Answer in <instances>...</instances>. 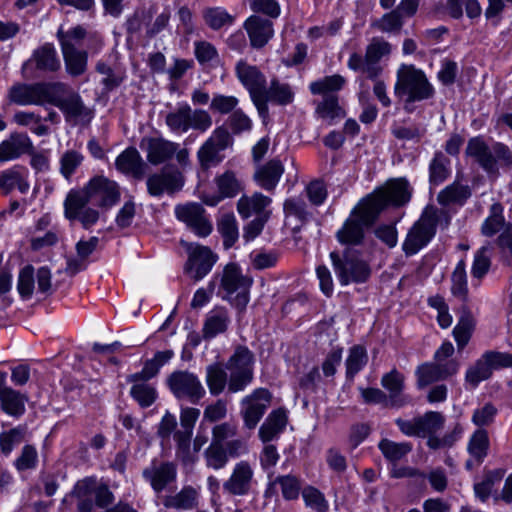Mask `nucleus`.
Here are the masks:
<instances>
[{"mask_svg": "<svg viewBox=\"0 0 512 512\" xmlns=\"http://www.w3.org/2000/svg\"><path fill=\"white\" fill-rule=\"evenodd\" d=\"M218 188L217 195H203L201 197L203 203L208 206H216L225 198L235 197L241 190V184L232 171H226L215 178Z\"/></svg>", "mask_w": 512, "mask_h": 512, "instance_id": "obj_28", "label": "nucleus"}, {"mask_svg": "<svg viewBox=\"0 0 512 512\" xmlns=\"http://www.w3.org/2000/svg\"><path fill=\"white\" fill-rule=\"evenodd\" d=\"M459 363L449 360L445 363H425L416 370L417 386L422 389L432 383L445 380L458 372Z\"/></svg>", "mask_w": 512, "mask_h": 512, "instance_id": "obj_23", "label": "nucleus"}, {"mask_svg": "<svg viewBox=\"0 0 512 512\" xmlns=\"http://www.w3.org/2000/svg\"><path fill=\"white\" fill-rule=\"evenodd\" d=\"M284 173V166L278 159H272L259 165L254 173L255 181L265 190L271 191L278 184Z\"/></svg>", "mask_w": 512, "mask_h": 512, "instance_id": "obj_34", "label": "nucleus"}, {"mask_svg": "<svg viewBox=\"0 0 512 512\" xmlns=\"http://www.w3.org/2000/svg\"><path fill=\"white\" fill-rule=\"evenodd\" d=\"M165 123L173 132L185 133L192 129L204 133L212 127L213 121L208 111L182 104L166 115Z\"/></svg>", "mask_w": 512, "mask_h": 512, "instance_id": "obj_6", "label": "nucleus"}, {"mask_svg": "<svg viewBox=\"0 0 512 512\" xmlns=\"http://www.w3.org/2000/svg\"><path fill=\"white\" fill-rule=\"evenodd\" d=\"M244 28L249 36L253 48H262L273 37V23L258 15L250 16L244 23Z\"/></svg>", "mask_w": 512, "mask_h": 512, "instance_id": "obj_26", "label": "nucleus"}, {"mask_svg": "<svg viewBox=\"0 0 512 512\" xmlns=\"http://www.w3.org/2000/svg\"><path fill=\"white\" fill-rule=\"evenodd\" d=\"M34 287V268L31 265H26L20 270L17 290L23 299H29L33 294Z\"/></svg>", "mask_w": 512, "mask_h": 512, "instance_id": "obj_64", "label": "nucleus"}, {"mask_svg": "<svg viewBox=\"0 0 512 512\" xmlns=\"http://www.w3.org/2000/svg\"><path fill=\"white\" fill-rule=\"evenodd\" d=\"M55 86L57 88L53 91L50 104L62 111L65 120L74 123L90 122L93 118V110L84 104L81 96L74 91L66 93V85L63 83L56 82Z\"/></svg>", "mask_w": 512, "mask_h": 512, "instance_id": "obj_8", "label": "nucleus"}, {"mask_svg": "<svg viewBox=\"0 0 512 512\" xmlns=\"http://www.w3.org/2000/svg\"><path fill=\"white\" fill-rule=\"evenodd\" d=\"M438 223V211L434 207H427L420 219L409 230L403 243L406 255H414L433 238Z\"/></svg>", "mask_w": 512, "mask_h": 512, "instance_id": "obj_9", "label": "nucleus"}, {"mask_svg": "<svg viewBox=\"0 0 512 512\" xmlns=\"http://www.w3.org/2000/svg\"><path fill=\"white\" fill-rule=\"evenodd\" d=\"M96 71L104 75L102 84L106 91H112L120 86L125 77L123 72L114 70L102 61L96 64Z\"/></svg>", "mask_w": 512, "mask_h": 512, "instance_id": "obj_59", "label": "nucleus"}, {"mask_svg": "<svg viewBox=\"0 0 512 512\" xmlns=\"http://www.w3.org/2000/svg\"><path fill=\"white\" fill-rule=\"evenodd\" d=\"M272 402V394L266 388H257L241 400V416L244 426L254 429Z\"/></svg>", "mask_w": 512, "mask_h": 512, "instance_id": "obj_15", "label": "nucleus"}, {"mask_svg": "<svg viewBox=\"0 0 512 512\" xmlns=\"http://www.w3.org/2000/svg\"><path fill=\"white\" fill-rule=\"evenodd\" d=\"M283 209L286 217H294L301 223H305L311 217L305 201L299 198L287 199L284 202Z\"/></svg>", "mask_w": 512, "mask_h": 512, "instance_id": "obj_62", "label": "nucleus"}, {"mask_svg": "<svg viewBox=\"0 0 512 512\" xmlns=\"http://www.w3.org/2000/svg\"><path fill=\"white\" fill-rule=\"evenodd\" d=\"M450 159L442 152L436 151L429 163V183L431 186L442 184L451 173Z\"/></svg>", "mask_w": 512, "mask_h": 512, "instance_id": "obj_41", "label": "nucleus"}, {"mask_svg": "<svg viewBox=\"0 0 512 512\" xmlns=\"http://www.w3.org/2000/svg\"><path fill=\"white\" fill-rule=\"evenodd\" d=\"M33 144L25 133L14 132L0 143V162H7L28 154L32 151Z\"/></svg>", "mask_w": 512, "mask_h": 512, "instance_id": "obj_27", "label": "nucleus"}, {"mask_svg": "<svg viewBox=\"0 0 512 512\" xmlns=\"http://www.w3.org/2000/svg\"><path fill=\"white\" fill-rule=\"evenodd\" d=\"M115 165L119 171L130 174L137 179L144 175V162L134 147L124 150L117 158Z\"/></svg>", "mask_w": 512, "mask_h": 512, "instance_id": "obj_36", "label": "nucleus"}, {"mask_svg": "<svg viewBox=\"0 0 512 512\" xmlns=\"http://www.w3.org/2000/svg\"><path fill=\"white\" fill-rule=\"evenodd\" d=\"M391 45L382 38L374 37L366 47V69L365 74L370 79H376L382 72L378 64L382 57L389 55Z\"/></svg>", "mask_w": 512, "mask_h": 512, "instance_id": "obj_29", "label": "nucleus"}, {"mask_svg": "<svg viewBox=\"0 0 512 512\" xmlns=\"http://www.w3.org/2000/svg\"><path fill=\"white\" fill-rule=\"evenodd\" d=\"M231 144L232 138L228 130L223 126L217 127L197 151L201 169L208 170L220 164L224 159L222 151Z\"/></svg>", "mask_w": 512, "mask_h": 512, "instance_id": "obj_11", "label": "nucleus"}, {"mask_svg": "<svg viewBox=\"0 0 512 512\" xmlns=\"http://www.w3.org/2000/svg\"><path fill=\"white\" fill-rule=\"evenodd\" d=\"M55 88V83H18L10 88L8 98L18 105L50 104Z\"/></svg>", "mask_w": 512, "mask_h": 512, "instance_id": "obj_13", "label": "nucleus"}, {"mask_svg": "<svg viewBox=\"0 0 512 512\" xmlns=\"http://www.w3.org/2000/svg\"><path fill=\"white\" fill-rule=\"evenodd\" d=\"M175 215L198 237L205 238L213 231V224L200 203L179 204L175 207Z\"/></svg>", "mask_w": 512, "mask_h": 512, "instance_id": "obj_14", "label": "nucleus"}, {"mask_svg": "<svg viewBox=\"0 0 512 512\" xmlns=\"http://www.w3.org/2000/svg\"><path fill=\"white\" fill-rule=\"evenodd\" d=\"M368 361L366 349L361 345H354L349 349V355L346 359V376L353 378Z\"/></svg>", "mask_w": 512, "mask_h": 512, "instance_id": "obj_53", "label": "nucleus"}, {"mask_svg": "<svg viewBox=\"0 0 512 512\" xmlns=\"http://www.w3.org/2000/svg\"><path fill=\"white\" fill-rule=\"evenodd\" d=\"M166 382L172 394L179 400L186 399L196 404L206 395L198 376L187 370L174 371Z\"/></svg>", "mask_w": 512, "mask_h": 512, "instance_id": "obj_10", "label": "nucleus"}, {"mask_svg": "<svg viewBox=\"0 0 512 512\" xmlns=\"http://www.w3.org/2000/svg\"><path fill=\"white\" fill-rule=\"evenodd\" d=\"M84 194L90 202H94L101 208L108 209L114 206L120 199V190L116 182L104 177L92 178L83 190L76 191Z\"/></svg>", "mask_w": 512, "mask_h": 512, "instance_id": "obj_16", "label": "nucleus"}, {"mask_svg": "<svg viewBox=\"0 0 512 512\" xmlns=\"http://www.w3.org/2000/svg\"><path fill=\"white\" fill-rule=\"evenodd\" d=\"M230 322L231 319L228 310L224 307H215L206 315L202 328L203 338L210 340L219 334L225 333Z\"/></svg>", "mask_w": 512, "mask_h": 512, "instance_id": "obj_31", "label": "nucleus"}, {"mask_svg": "<svg viewBox=\"0 0 512 512\" xmlns=\"http://www.w3.org/2000/svg\"><path fill=\"white\" fill-rule=\"evenodd\" d=\"M262 98L264 99L266 110L265 114L259 113V116L262 118L263 122H266L269 118L268 102H272L278 105L290 104L294 99V92L292 91L290 85L273 79L270 82L269 87L267 88L266 86L263 90Z\"/></svg>", "mask_w": 512, "mask_h": 512, "instance_id": "obj_30", "label": "nucleus"}, {"mask_svg": "<svg viewBox=\"0 0 512 512\" xmlns=\"http://www.w3.org/2000/svg\"><path fill=\"white\" fill-rule=\"evenodd\" d=\"M378 447L384 457L390 462L401 460L412 450L410 443H397L388 439H382Z\"/></svg>", "mask_w": 512, "mask_h": 512, "instance_id": "obj_55", "label": "nucleus"}, {"mask_svg": "<svg viewBox=\"0 0 512 512\" xmlns=\"http://www.w3.org/2000/svg\"><path fill=\"white\" fill-rule=\"evenodd\" d=\"M254 470L252 465L241 460L237 462L231 472L229 478L223 483V490L230 496H246L253 488Z\"/></svg>", "mask_w": 512, "mask_h": 512, "instance_id": "obj_22", "label": "nucleus"}, {"mask_svg": "<svg viewBox=\"0 0 512 512\" xmlns=\"http://www.w3.org/2000/svg\"><path fill=\"white\" fill-rule=\"evenodd\" d=\"M90 201L84 194L71 191L64 202L65 216L69 220H78L84 229H90L98 220L99 212L87 205Z\"/></svg>", "mask_w": 512, "mask_h": 512, "instance_id": "obj_21", "label": "nucleus"}, {"mask_svg": "<svg viewBox=\"0 0 512 512\" xmlns=\"http://www.w3.org/2000/svg\"><path fill=\"white\" fill-rule=\"evenodd\" d=\"M162 504L167 509L188 511L198 507L199 493L192 486H184L178 493L162 497Z\"/></svg>", "mask_w": 512, "mask_h": 512, "instance_id": "obj_32", "label": "nucleus"}, {"mask_svg": "<svg viewBox=\"0 0 512 512\" xmlns=\"http://www.w3.org/2000/svg\"><path fill=\"white\" fill-rule=\"evenodd\" d=\"M287 424V414L283 408L273 410L259 428V438L263 443L279 437Z\"/></svg>", "mask_w": 512, "mask_h": 512, "instance_id": "obj_33", "label": "nucleus"}, {"mask_svg": "<svg viewBox=\"0 0 512 512\" xmlns=\"http://www.w3.org/2000/svg\"><path fill=\"white\" fill-rule=\"evenodd\" d=\"M236 74L239 81L249 91L251 100L258 113L265 114L266 108L262 92L267 84L266 77L256 66L249 65L243 60L237 63Z\"/></svg>", "mask_w": 512, "mask_h": 512, "instance_id": "obj_17", "label": "nucleus"}, {"mask_svg": "<svg viewBox=\"0 0 512 512\" xmlns=\"http://www.w3.org/2000/svg\"><path fill=\"white\" fill-rule=\"evenodd\" d=\"M330 258L341 285H348L350 282L364 283L371 275L369 264L350 249H346L343 256L333 251Z\"/></svg>", "mask_w": 512, "mask_h": 512, "instance_id": "obj_7", "label": "nucleus"}, {"mask_svg": "<svg viewBox=\"0 0 512 512\" xmlns=\"http://www.w3.org/2000/svg\"><path fill=\"white\" fill-rule=\"evenodd\" d=\"M345 83L346 80L343 76L335 74L312 82L309 88L314 95L322 94L327 96L329 93L341 90Z\"/></svg>", "mask_w": 512, "mask_h": 512, "instance_id": "obj_51", "label": "nucleus"}, {"mask_svg": "<svg viewBox=\"0 0 512 512\" xmlns=\"http://www.w3.org/2000/svg\"><path fill=\"white\" fill-rule=\"evenodd\" d=\"M411 197L406 179L390 180L387 184L364 198L352 210L342 228L336 233L341 244L359 245L364 239V230L371 227L381 211L388 205L402 206Z\"/></svg>", "mask_w": 512, "mask_h": 512, "instance_id": "obj_1", "label": "nucleus"}, {"mask_svg": "<svg viewBox=\"0 0 512 512\" xmlns=\"http://www.w3.org/2000/svg\"><path fill=\"white\" fill-rule=\"evenodd\" d=\"M141 148L147 152V160L153 165L162 164L170 160L179 144L166 140L164 138H143L140 144Z\"/></svg>", "mask_w": 512, "mask_h": 512, "instance_id": "obj_25", "label": "nucleus"}, {"mask_svg": "<svg viewBox=\"0 0 512 512\" xmlns=\"http://www.w3.org/2000/svg\"><path fill=\"white\" fill-rule=\"evenodd\" d=\"M475 318L467 305H462L458 323L453 329V336L459 350L463 349L469 342L475 328Z\"/></svg>", "mask_w": 512, "mask_h": 512, "instance_id": "obj_38", "label": "nucleus"}, {"mask_svg": "<svg viewBox=\"0 0 512 512\" xmlns=\"http://www.w3.org/2000/svg\"><path fill=\"white\" fill-rule=\"evenodd\" d=\"M142 476L152 490L159 494L174 484L177 479V465L172 461L153 459L148 467L143 469Z\"/></svg>", "mask_w": 512, "mask_h": 512, "instance_id": "obj_20", "label": "nucleus"}, {"mask_svg": "<svg viewBox=\"0 0 512 512\" xmlns=\"http://www.w3.org/2000/svg\"><path fill=\"white\" fill-rule=\"evenodd\" d=\"M203 455L207 467L215 470L224 468L229 460L224 445L214 443H210Z\"/></svg>", "mask_w": 512, "mask_h": 512, "instance_id": "obj_57", "label": "nucleus"}, {"mask_svg": "<svg viewBox=\"0 0 512 512\" xmlns=\"http://www.w3.org/2000/svg\"><path fill=\"white\" fill-rule=\"evenodd\" d=\"M316 113L322 119L329 120L330 124L336 118L345 116L344 110L338 104V97L332 94L325 96L323 101L318 103Z\"/></svg>", "mask_w": 512, "mask_h": 512, "instance_id": "obj_54", "label": "nucleus"}, {"mask_svg": "<svg viewBox=\"0 0 512 512\" xmlns=\"http://www.w3.org/2000/svg\"><path fill=\"white\" fill-rule=\"evenodd\" d=\"M220 279L218 295L228 300L238 310L242 311L249 302V289L252 279L244 276L240 267L235 263H228L221 274L215 275L213 280Z\"/></svg>", "mask_w": 512, "mask_h": 512, "instance_id": "obj_3", "label": "nucleus"}, {"mask_svg": "<svg viewBox=\"0 0 512 512\" xmlns=\"http://www.w3.org/2000/svg\"><path fill=\"white\" fill-rule=\"evenodd\" d=\"M471 196L469 186L454 182L444 188L437 196V200L441 205H449L452 203L463 204Z\"/></svg>", "mask_w": 512, "mask_h": 512, "instance_id": "obj_46", "label": "nucleus"}, {"mask_svg": "<svg viewBox=\"0 0 512 512\" xmlns=\"http://www.w3.org/2000/svg\"><path fill=\"white\" fill-rule=\"evenodd\" d=\"M254 354L244 345L235 347L225 367L230 371L228 393L244 391L254 378Z\"/></svg>", "mask_w": 512, "mask_h": 512, "instance_id": "obj_5", "label": "nucleus"}, {"mask_svg": "<svg viewBox=\"0 0 512 512\" xmlns=\"http://www.w3.org/2000/svg\"><path fill=\"white\" fill-rule=\"evenodd\" d=\"M182 246L185 248L188 259L185 264L184 270L194 281H199L204 278L212 269L218 260L215 254L209 247L196 243H188L181 241Z\"/></svg>", "mask_w": 512, "mask_h": 512, "instance_id": "obj_12", "label": "nucleus"}, {"mask_svg": "<svg viewBox=\"0 0 512 512\" xmlns=\"http://www.w3.org/2000/svg\"><path fill=\"white\" fill-rule=\"evenodd\" d=\"M203 19L212 30H219L234 22L235 17L222 7H207L202 12Z\"/></svg>", "mask_w": 512, "mask_h": 512, "instance_id": "obj_49", "label": "nucleus"}, {"mask_svg": "<svg viewBox=\"0 0 512 512\" xmlns=\"http://www.w3.org/2000/svg\"><path fill=\"white\" fill-rule=\"evenodd\" d=\"M492 369L486 358L482 355L473 365H471L465 374V383L467 388L475 389L480 382L489 379L492 375Z\"/></svg>", "mask_w": 512, "mask_h": 512, "instance_id": "obj_45", "label": "nucleus"}, {"mask_svg": "<svg viewBox=\"0 0 512 512\" xmlns=\"http://www.w3.org/2000/svg\"><path fill=\"white\" fill-rule=\"evenodd\" d=\"M85 36L86 30L80 25L73 27L67 31L59 29L57 32V38L61 46V51L79 50L77 46L80 45L81 41L85 38Z\"/></svg>", "mask_w": 512, "mask_h": 512, "instance_id": "obj_56", "label": "nucleus"}, {"mask_svg": "<svg viewBox=\"0 0 512 512\" xmlns=\"http://www.w3.org/2000/svg\"><path fill=\"white\" fill-rule=\"evenodd\" d=\"M36 67L40 70L55 72L61 64L53 45L45 44L34 52Z\"/></svg>", "mask_w": 512, "mask_h": 512, "instance_id": "obj_48", "label": "nucleus"}, {"mask_svg": "<svg viewBox=\"0 0 512 512\" xmlns=\"http://www.w3.org/2000/svg\"><path fill=\"white\" fill-rule=\"evenodd\" d=\"M271 203V199L261 193H255L251 197L242 196L237 202L238 213L243 218H249L252 214L262 216L266 211V207Z\"/></svg>", "mask_w": 512, "mask_h": 512, "instance_id": "obj_39", "label": "nucleus"}, {"mask_svg": "<svg viewBox=\"0 0 512 512\" xmlns=\"http://www.w3.org/2000/svg\"><path fill=\"white\" fill-rule=\"evenodd\" d=\"M27 400L26 395L12 388L0 392V408L12 417H20L24 414Z\"/></svg>", "mask_w": 512, "mask_h": 512, "instance_id": "obj_40", "label": "nucleus"}, {"mask_svg": "<svg viewBox=\"0 0 512 512\" xmlns=\"http://www.w3.org/2000/svg\"><path fill=\"white\" fill-rule=\"evenodd\" d=\"M382 387L388 391L389 406L401 408L411 403L409 395L404 394L405 377L396 368L385 373L381 378Z\"/></svg>", "mask_w": 512, "mask_h": 512, "instance_id": "obj_24", "label": "nucleus"}, {"mask_svg": "<svg viewBox=\"0 0 512 512\" xmlns=\"http://www.w3.org/2000/svg\"><path fill=\"white\" fill-rule=\"evenodd\" d=\"M66 72L71 77H79L87 71L88 53L85 50H62Z\"/></svg>", "mask_w": 512, "mask_h": 512, "instance_id": "obj_42", "label": "nucleus"}, {"mask_svg": "<svg viewBox=\"0 0 512 512\" xmlns=\"http://www.w3.org/2000/svg\"><path fill=\"white\" fill-rule=\"evenodd\" d=\"M130 395L142 408L151 406L157 398L156 389L147 383L134 384Z\"/></svg>", "mask_w": 512, "mask_h": 512, "instance_id": "obj_58", "label": "nucleus"}, {"mask_svg": "<svg viewBox=\"0 0 512 512\" xmlns=\"http://www.w3.org/2000/svg\"><path fill=\"white\" fill-rule=\"evenodd\" d=\"M505 225L503 207L500 203H494L490 207V214L481 227V232L487 237L498 233Z\"/></svg>", "mask_w": 512, "mask_h": 512, "instance_id": "obj_52", "label": "nucleus"}, {"mask_svg": "<svg viewBox=\"0 0 512 512\" xmlns=\"http://www.w3.org/2000/svg\"><path fill=\"white\" fill-rule=\"evenodd\" d=\"M71 495L77 502L75 512H92L94 505L98 508H107L115 499L109 486L93 477L78 481Z\"/></svg>", "mask_w": 512, "mask_h": 512, "instance_id": "obj_4", "label": "nucleus"}, {"mask_svg": "<svg viewBox=\"0 0 512 512\" xmlns=\"http://www.w3.org/2000/svg\"><path fill=\"white\" fill-rule=\"evenodd\" d=\"M400 431L407 436L426 437L441 430L445 423V417L440 412L429 411L412 420H395Z\"/></svg>", "mask_w": 512, "mask_h": 512, "instance_id": "obj_19", "label": "nucleus"}, {"mask_svg": "<svg viewBox=\"0 0 512 512\" xmlns=\"http://www.w3.org/2000/svg\"><path fill=\"white\" fill-rule=\"evenodd\" d=\"M488 433L484 429L476 430L468 443V452L470 456L480 465L488 454L489 449Z\"/></svg>", "mask_w": 512, "mask_h": 512, "instance_id": "obj_47", "label": "nucleus"}, {"mask_svg": "<svg viewBox=\"0 0 512 512\" xmlns=\"http://www.w3.org/2000/svg\"><path fill=\"white\" fill-rule=\"evenodd\" d=\"M83 155L76 150L64 152L60 158V173L69 179L83 162Z\"/></svg>", "mask_w": 512, "mask_h": 512, "instance_id": "obj_61", "label": "nucleus"}, {"mask_svg": "<svg viewBox=\"0 0 512 512\" xmlns=\"http://www.w3.org/2000/svg\"><path fill=\"white\" fill-rule=\"evenodd\" d=\"M185 178L175 167H164L147 177L146 186L150 196L173 195L184 186Z\"/></svg>", "mask_w": 512, "mask_h": 512, "instance_id": "obj_18", "label": "nucleus"}, {"mask_svg": "<svg viewBox=\"0 0 512 512\" xmlns=\"http://www.w3.org/2000/svg\"><path fill=\"white\" fill-rule=\"evenodd\" d=\"M26 169L21 166H14L0 173V190L3 194H9L14 188L21 193L29 190V183L26 180Z\"/></svg>", "mask_w": 512, "mask_h": 512, "instance_id": "obj_37", "label": "nucleus"}, {"mask_svg": "<svg viewBox=\"0 0 512 512\" xmlns=\"http://www.w3.org/2000/svg\"><path fill=\"white\" fill-rule=\"evenodd\" d=\"M451 292L454 296L458 297L463 302H467L468 300V285H467V274H466V264L463 259H461L454 271L451 275Z\"/></svg>", "mask_w": 512, "mask_h": 512, "instance_id": "obj_50", "label": "nucleus"}, {"mask_svg": "<svg viewBox=\"0 0 512 512\" xmlns=\"http://www.w3.org/2000/svg\"><path fill=\"white\" fill-rule=\"evenodd\" d=\"M273 484L280 486L282 496L286 500H294L298 498L301 484L297 477L293 475L278 476L275 478Z\"/></svg>", "mask_w": 512, "mask_h": 512, "instance_id": "obj_63", "label": "nucleus"}, {"mask_svg": "<svg viewBox=\"0 0 512 512\" xmlns=\"http://www.w3.org/2000/svg\"><path fill=\"white\" fill-rule=\"evenodd\" d=\"M205 378L212 396L220 395L225 390L226 385L228 386V375L219 363H214L206 367Z\"/></svg>", "mask_w": 512, "mask_h": 512, "instance_id": "obj_43", "label": "nucleus"}, {"mask_svg": "<svg viewBox=\"0 0 512 512\" xmlns=\"http://www.w3.org/2000/svg\"><path fill=\"white\" fill-rule=\"evenodd\" d=\"M394 93L400 99H404V108L408 105L432 99L435 89L428 80L426 74L411 64H402L396 73Z\"/></svg>", "mask_w": 512, "mask_h": 512, "instance_id": "obj_2", "label": "nucleus"}, {"mask_svg": "<svg viewBox=\"0 0 512 512\" xmlns=\"http://www.w3.org/2000/svg\"><path fill=\"white\" fill-rule=\"evenodd\" d=\"M466 154L475 158L478 164L487 172L497 170L496 160L492 154V149L484 142L481 137H474L468 141Z\"/></svg>", "mask_w": 512, "mask_h": 512, "instance_id": "obj_35", "label": "nucleus"}, {"mask_svg": "<svg viewBox=\"0 0 512 512\" xmlns=\"http://www.w3.org/2000/svg\"><path fill=\"white\" fill-rule=\"evenodd\" d=\"M217 230L223 238V246L230 249L238 240L237 220L232 213H225L217 221Z\"/></svg>", "mask_w": 512, "mask_h": 512, "instance_id": "obj_44", "label": "nucleus"}, {"mask_svg": "<svg viewBox=\"0 0 512 512\" xmlns=\"http://www.w3.org/2000/svg\"><path fill=\"white\" fill-rule=\"evenodd\" d=\"M302 498L305 505L317 512H327L329 505L322 492L312 486H307L302 490Z\"/></svg>", "mask_w": 512, "mask_h": 512, "instance_id": "obj_60", "label": "nucleus"}]
</instances>
